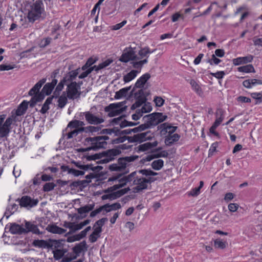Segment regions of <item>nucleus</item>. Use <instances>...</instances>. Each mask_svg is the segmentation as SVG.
<instances>
[{
  "label": "nucleus",
  "instance_id": "nucleus-1",
  "mask_svg": "<svg viewBox=\"0 0 262 262\" xmlns=\"http://www.w3.org/2000/svg\"><path fill=\"white\" fill-rule=\"evenodd\" d=\"M167 118V116L163 115L162 113L155 112L146 115L142 118L144 123L136 127L132 128V131L134 133H136L141 132L147 129L153 128L165 121Z\"/></svg>",
  "mask_w": 262,
  "mask_h": 262
},
{
  "label": "nucleus",
  "instance_id": "nucleus-2",
  "mask_svg": "<svg viewBox=\"0 0 262 262\" xmlns=\"http://www.w3.org/2000/svg\"><path fill=\"white\" fill-rule=\"evenodd\" d=\"M146 83H135V86L140 89L137 92L134 93L135 91V88H134L130 91L129 95L132 96L134 95L136 100V102L131 106L130 108L132 110H135L146 102V98L144 95L143 89L145 87Z\"/></svg>",
  "mask_w": 262,
  "mask_h": 262
},
{
  "label": "nucleus",
  "instance_id": "nucleus-3",
  "mask_svg": "<svg viewBox=\"0 0 262 262\" xmlns=\"http://www.w3.org/2000/svg\"><path fill=\"white\" fill-rule=\"evenodd\" d=\"M98 58L96 56H92L88 58L85 63L80 68L82 72L79 75V79H83L90 74H91L93 71H95L97 73V66L94 65L97 60Z\"/></svg>",
  "mask_w": 262,
  "mask_h": 262
},
{
  "label": "nucleus",
  "instance_id": "nucleus-4",
  "mask_svg": "<svg viewBox=\"0 0 262 262\" xmlns=\"http://www.w3.org/2000/svg\"><path fill=\"white\" fill-rule=\"evenodd\" d=\"M43 3L41 0L36 1L29 10L28 18L30 22L33 23L41 17L43 11Z\"/></svg>",
  "mask_w": 262,
  "mask_h": 262
},
{
  "label": "nucleus",
  "instance_id": "nucleus-5",
  "mask_svg": "<svg viewBox=\"0 0 262 262\" xmlns=\"http://www.w3.org/2000/svg\"><path fill=\"white\" fill-rule=\"evenodd\" d=\"M126 101L111 103L104 108V111L107 112L109 117H113L121 114L127 109V106L125 105Z\"/></svg>",
  "mask_w": 262,
  "mask_h": 262
},
{
  "label": "nucleus",
  "instance_id": "nucleus-6",
  "mask_svg": "<svg viewBox=\"0 0 262 262\" xmlns=\"http://www.w3.org/2000/svg\"><path fill=\"white\" fill-rule=\"evenodd\" d=\"M136 48L131 46L125 48L120 57L119 60L122 62L127 63L130 61L137 60L139 57L136 54Z\"/></svg>",
  "mask_w": 262,
  "mask_h": 262
},
{
  "label": "nucleus",
  "instance_id": "nucleus-7",
  "mask_svg": "<svg viewBox=\"0 0 262 262\" xmlns=\"http://www.w3.org/2000/svg\"><path fill=\"white\" fill-rule=\"evenodd\" d=\"M19 203L21 208H25L30 209L37 205L39 201L37 199H33L28 195H23L20 198H18L15 200Z\"/></svg>",
  "mask_w": 262,
  "mask_h": 262
},
{
  "label": "nucleus",
  "instance_id": "nucleus-8",
  "mask_svg": "<svg viewBox=\"0 0 262 262\" xmlns=\"http://www.w3.org/2000/svg\"><path fill=\"white\" fill-rule=\"evenodd\" d=\"M83 83H70L67 86L66 94L70 99L74 100L79 97L81 92L80 91Z\"/></svg>",
  "mask_w": 262,
  "mask_h": 262
},
{
  "label": "nucleus",
  "instance_id": "nucleus-9",
  "mask_svg": "<svg viewBox=\"0 0 262 262\" xmlns=\"http://www.w3.org/2000/svg\"><path fill=\"white\" fill-rule=\"evenodd\" d=\"M129 164L126 163L123 158H119L117 160V163H113L109 165L108 169L111 171L124 172L127 170L126 167Z\"/></svg>",
  "mask_w": 262,
  "mask_h": 262
},
{
  "label": "nucleus",
  "instance_id": "nucleus-10",
  "mask_svg": "<svg viewBox=\"0 0 262 262\" xmlns=\"http://www.w3.org/2000/svg\"><path fill=\"white\" fill-rule=\"evenodd\" d=\"M94 137H87L85 139V142H91V145L94 146L95 151H97L100 149H105L107 147V142L102 140H93Z\"/></svg>",
  "mask_w": 262,
  "mask_h": 262
},
{
  "label": "nucleus",
  "instance_id": "nucleus-11",
  "mask_svg": "<svg viewBox=\"0 0 262 262\" xmlns=\"http://www.w3.org/2000/svg\"><path fill=\"white\" fill-rule=\"evenodd\" d=\"M129 171V170L128 168L127 170L123 172L117 173L116 176L109 178L107 181L109 182L117 180L119 182V184H118V185H121L120 188H121L127 184V182H126V181L124 177V175L128 173Z\"/></svg>",
  "mask_w": 262,
  "mask_h": 262
},
{
  "label": "nucleus",
  "instance_id": "nucleus-12",
  "mask_svg": "<svg viewBox=\"0 0 262 262\" xmlns=\"http://www.w3.org/2000/svg\"><path fill=\"white\" fill-rule=\"evenodd\" d=\"M82 115H84L85 120L91 124L97 125L102 123L104 121V120L103 118H99L95 116L89 111L83 112Z\"/></svg>",
  "mask_w": 262,
  "mask_h": 262
},
{
  "label": "nucleus",
  "instance_id": "nucleus-13",
  "mask_svg": "<svg viewBox=\"0 0 262 262\" xmlns=\"http://www.w3.org/2000/svg\"><path fill=\"white\" fill-rule=\"evenodd\" d=\"M9 228V231L12 234L21 235L24 234L25 228L23 225H19L16 223H10L8 227V224L6 225L5 230Z\"/></svg>",
  "mask_w": 262,
  "mask_h": 262
},
{
  "label": "nucleus",
  "instance_id": "nucleus-14",
  "mask_svg": "<svg viewBox=\"0 0 262 262\" xmlns=\"http://www.w3.org/2000/svg\"><path fill=\"white\" fill-rule=\"evenodd\" d=\"M25 230L24 234H27L29 232H32L33 234L40 235L42 233V232H40L39 229L38 228V225L33 224V223L25 221Z\"/></svg>",
  "mask_w": 262,
  "mask_h": 262
},
{
  "label": "nucleus",
  "instance_id": "nucleus-15",
  "mask_svg": "<svg viewBox=\"0 0 262 262\" xmlns=\"http://www.w3.org/2000/svg\"><path fill=\"white\" fill-rule=\"evenodd\" d=\"M82 72L80 68H78L75 70L71 71L67 73L63 77V79L60 82H73L77 76L79 77L80 74Z\"/></svg>",
  "mask_w": 262,
  "mask_h": 262
},
{
  "label": "nucleus",
  "instance_id": "nucleus-16",
  "mask_svg": "<svg viewBox=\"0 0 262 262\" xmlns=\"http://www.w3.org/2000/svg\"><path fill=\"white\" fill-rule=\"evenodd\" d=\"M95 207V203L91 204H88L84 206L81 207L77 209V212L80 215H76L77 220L82 219L86 216V215H83L84 213H88L90 211H92Z\"/></svg>",
  "mask_w": 262,
  "mask_h": 262
},
{
  "label": "nucleus",
  "instance_id": "nucleus-17",
  "mask_svg": "<svg viewBox=\"0 0 262 262\" xmlns=\"http://www.w3.org/2000/svg\"><path fill=\"white\" fill-rule=\"evenodd\" d=\"M144 178H139L137 176L135 180L133 181V184L137 185L134 188V192H139L143 189H146L147 188V185L144 182Z\"/></svg>",
  "mask_w": 262,
  "mask_h": 262
},
{
  "label": "nucleus",
  "instance_id": "nucleus-18",
  "mask_svg": "<svg viewBox=\"0 0 262 262\" xmlns=\"http://www.w3.org/2000/svg\"><path fill=\"white\" fill-rule=\"evenodd\" d=\"M88 246L86 244L85 241H83L81 242L76 244L74 247L72 248L73 253L76 254V259L80 255V254L82 251H86L88 249Z\"/></svg>",
  "mask_w": 262,
  "mask_h": 262
},
{
  "label": "nucleus",
  "instance_id": "nucleus-19",
  "mask_svg": "<svg viewBox=\"0 0 262 262\" xmlns=\"http://www.w3.org/2000/svg\"><path fill=\"white\" fill-rule=\"evenodd\" d=\"M253 59V56L251 55H249L245 57H238L233 59V63L235 66H238L241 64L247 63L251 62Z\"/></svg>",
  "mask_w": 262,
  "mask_h": 262
},
{
  "label": "nucleus",
  "instance_id": "nucleus-20",
  "mask_svg": "<svg viewBox=\"0 0 262 262\" xmlns=\"http://www.w3.org/2000/svg\"><path fill=\"white\" fill-rule=\"evenodd\" d=\"M46 230L51 233L59 234H63L66 231V229L53 224L49 225L47 226Z\"/></svg>",
  "mask_w": 262,
  "mask_h": 262
},
{
  "label": "nucleus",
  "instance_id": "nucleus-21",
  "mask_svg": "<svg viewBox=\"0 0 262 262\" xmlns=\"http://www.w3.org/2000/svg\"><path fill=\"white\" fill-rule=\"evenodd\" d=\"M66 242V239H49V248H54L56 249L58 248H62L64 246V242Z\"/></svg>",
  "mask_w": 262,
  "mask_h": 262
},
{
  "label": "nucleus",
  "instance_id": "nucleus-22",
  "mask_svg": "<svg viewBox=\"0 0 262 262\" xmlns=\"http://www.w3.org/2000/svg\"><path fill=\"white\" fill-rule=\"evenodd\" d=\"M225 111L221 108H217L215 113L216 119L213 123L220 125L224 119Z\"/></svg>",
  "mask_w": 262,
  "mask_h": 262
},
{
  "label": "nucleus",
  "instance_id": "nucleus-23",
  "mask_svg": "<svg viewBox=\"0 0 262 262\" xmlns=\"http://www.w3.org/2000/svg\"><path fill=\"white\" fill-rule=\"evenodd\" d=\"M121 154V151L117 147L116 148H112L103 151L104 157H108V158H115L114 157L119 155Z\"/></svg>",
  "mask_w": 262,
  "mask_h": 262
},
{
  "label": "nucleus",
  "instance_id": "nucleus-24",
  "mask_svg": "<svg viewBox=\"0 0 262 262\" xmlns=\"http://www.w3.org/2000/svg\"><path fill=\"white\" fill-rule=\"evenodd\" d=\"M28 107V102L26 100H24L18 106L16 111V115L17 116H21L24 115Z\"/></svg>",
  "mask_w": 262,
  "mask_h": 262
},
{
  "label": "nucleus",
  "instance_id": "nucleus-25",
  "mask_svg": "<svg viewBox=\"0 0 262 262\" xmlns=\"http://www.w3.org/2000/svg\"><path fill=\"white\" fill-rule=\"evenodd\" d=\"M57 83H47L41 90V92L45 95H50L53 91Z\"/></svg>",
  "mask_w": 262,
  "mask_h": 262
},
{
  "label": "nucleus",
  "instance_id": "nucleus-26",
  "mask_svg": "<svg viewBox=\"0 0 262 262\" xmlns=\"http://www.w3.org/2000/svg\"><path fill=\"white\" fill-rule=\"evenodd\" d=\"M32 245L35 247L49 248V242L43 239H35Z\"/></svg>",
  "mask_w": 262,
  "mask_h": 262
},
{
  "label": "nucleus",
  "instance_id": "nucleus-27",
  "mask_svg": "<svg viewBox=\"0 0 262 262\" xmlns=\"http://www.w3.org/2000/svg\"><path fill=\"white\" fill-rule=\"evenodd\" d=\"M227 242L226 241H223L221 238H217L214 241V247L217 249H224L226 248Z\"/></svg>",
  "mask_w": 262,
  "mask_h": 262
},
{
  "label": "nucleus",
  "instance_id": "nucleus-28",
  "mask_svg": "<svg viewBox=\"0 0 262 262\" xmlns=\"http://www.w3.org/2000/svg\"><path fill=\"white\" fill-rule=\"evenodd\" d=\"M67 95L66 92H63L62 95L58 97V106L59 107L62 108L68 103Z\"/></svg>",
  "mask_w": 262,
  "mask_h": 262
},
{
  "label": "nucleus",
  "instance_id": "nucleus-29",
  "mask_svg": "<svg viewBox=\"0 0 262 262\" xmlns=\"http://www.w3.org/2000/svg\"><path fill=\"white\" fill-rule=\"evenodd\" d=\"M130 86H127L124 88L120 89L119 91L116 92L115 95V98L116 99H119L123 97H125L127 95L128 91L130 89Z\"/></svg>",
  "mask_w": 262,
  "mask_h": 262
},
{
  "label": "nucleus",
  "instance_id": "nucleus-30",
  "mask_svg": "<svg viewBox=\"0 0 262 262\" xmlns=\"http://www.w3.org/2000/svg\"><path fill=\"white\" fill-rule=\"evenodd\" d=\"M103 151L97 153L93 155H89L88 154L83 156V158H85L87 161H95L96 160L100 159L104 157Z\"/></svg>",
  "mask_w": 262,
  "mask_h": 262
},
{
  "label": "nucleus",
  "instance_id": "nucleus-31",
  "mask_svg": "<svg viewBox=\"0 0 262 262\" xmlns=\"http://www.w3.org/2000/svg\"><path fill=\"white\" fill-rule=\"evenodd\" d=\"M138 73V71L137 70H132L130 72L123 76L124 81L130 82L137 76Z\"/></svg>",
  "mask_w": 262,
  "mask_h": 262
},
{
  "label": "nucleus",
  "instance_id": "nucleus-32",
  "mask_svg": "<svg viewBox=\"0 0 262 262\" xmlns=\"http://www.w3.org/2000/svg\"><path fill=\"white\" fill-rule=\"evenodd\" d=\"M238 71L244 73L255 72V70L252 64H247L237 68Z\"/></svg>",
  "mask_w": 262,
  "mask_h": 262
},
{
  "label": "nucleus",
  "instance_id": "nucleus-33",
  "mask_svg": "<svg viewBox=\"0 0 262 262\" xmlns=\"http://www.w3.org/2000/svg\"><path fill=\"white\" fill-rule=\"evenodd\" d=\"M151 166L154 170H159L164 166V161L162 159L155 160L151 163Z\"/></svg>",
  "mask_w": 262,
  "mask_h": 262
},
{
  "label": "nucleus",
  "instance_id": "nucleus-34",
  "mask_svg": "<svg viewBox=\"0 0 262 262\" xmlns=\"http://www.w3.org/2000/svg\"><path fill=\"white\" fill-rule=\"evenodd\" d=\"M158 130H160V135L161 137L166 136L168 130L167 127V123H163L158 126Z\"/></svg>",
  "mask_w": 262,
  "mask_h": 262
},
{
  "label": "nucleus",
  "instance_id": "nucleus-35",
  "mask_svg": "<svg viewBox=\"0 0 262 262\" xmlns=\"http://www.w3.org/2000/svg\"><path fill=\"white\" fill-rule=\"evenodd\" d=\"M65 227L67 228H69L71 230L70 232H69L68 233L65 234L66 236L68 234H70L71 232H75L76 231L80 230L83 228L81 223L77 224H74V223H72V224L71 226H65Z\"/></svg>",
  "mask_w": 262,
  "mask_h": 262
},
{
  "label": "nucleus",
  "instance_id": "nucleus-36",
  "mask_svg": "<svg viewBox=\"0 0 262 262\" xmlns=\"http://www.w3.org/2000/svg\"><path fill=\"white\" fill-rule=\"evenodd\" d=\"M150 144L149 142H147L143 144L139 145L135 148L136 151L137 152H143L150 149Z\"/></svg>",
  "mask_w": 262,
  "mask_h": 262
},
{
  "label": "nucleus",
  "instance_id": "nucleus-37",
  "mask_svg": "<svg viewBox=\"0 0 262 262\" xmlns=\"http://www.w3.org/2000/svg\"><path fill=\"white\" fill-rule=\"evenodd\" d=\"M44 83H36V84L29 91V95L30 96H33L37 94L39 91V89L42 86Z\"/></svg>",
  "mask_w": 262,
  "mask_h": 262
},
{
  "label": "nucleus",
  "instance_id": "nucleus-38",
  "mask_svg": "<svg viewBox=\"0 0 262 262\" xmlns=\"http://www.w3.org/2000/svg\"><path fill=\"white\" fill-rule=\"evenodd\" d=\"M65 83H58L52 95L55 98H57L60 96V92L63 89L64 84Z\"/></svg>",
  "mask_w": 262,
  "mask_h": 262
},
{
  "label": "nucleus",
  "instance_id": "nucleus-39",
  "mask_svg": "<svg viewBox=\"0 0 262 262\" xmlns=\"http://www.w3.org/2000/svg\"><path fill=\"white\" fill-rule=\"evenodd\" d=\"M190 84L193 90L195 91L198 95L201 97L203 96V91L198 83H190Z\"/></svg>",
  "mask_w": 262,
  "mask_h": 262
},
{
  "label": "nucleus",
  "instance_id": "nucleus-40",
  "mask_svg": "<svg viewBox=\"0 0 262 262\" xmlns=\"http://www.w3.org/2000/svg\"><path fill=\"white\" fill-rule=\"evenodd\" d=\"M139 123H140L139 122H130V121H128L124 119V120H123L121 122V123H120L119 125H120V128H125L127 126H134L138 125Z\"/></svg>",
  "mask_w": 262,
  "mask_h": 262
},
{
  "label": "nucleus",
  "instance_id": "nucleus-41",
  "mask_svg": "<svg viewBox=\"0 0 262 262\" xmlns=\"http://www.w3.org/2000/svg\"><path fill=\"white\" fill-rule=\"evenodd\" d=\"M113 61V60L109 58L97 66V73L100 70L108 66Z\"/></svg>",
  "mask_w": 262,
  "mask_h": 262
},
{
  "label": "nucleus",
  "instance_id": "nucleus-42",
  "mask_svg": "<svg viewBox=\"0 0 262 262\" xmlns=\"http://www.w3.org/2000/svg\"><path fill=\"white\" fill-rule=\"evenodd\" d=\"M18 209V206L16 204L8 206L7 207V211H9V214L7 216V219H8L12 214L16 211Z\"/></svg>",
  "mask_w": 262,
  "mask_h": 262
},
{
  "label": "nucleus",
  "instance_id": "nucleus-43",
  "mask_svg": "<svg viewBox=\"0 0 262 262\" xmlns=\"http://www.w3.org/2000/svg\"><path fill=\"white\" fill-rule=\"evenodd\" d=\"M16 116L12 115L11 117H8L3 124V125L6 128H11V125L12 124L13 121H15Z\"/></svg>",
  "mask_w": 262,
  "mask_h": 262
},
{
  "label": "nucleus",
  "instance_id": "nucleus-44",
  "mask_svg": "<svg viewBox=\"0 0 262 262\" xmlns=\"http://www.w3.org/2000/svg\"><path fill=\"white\" fill-rule=\"evenodd\" d=\"M56 186V185L53 182L46 183L43 185L42 190L45 192H49L54 189Z\"/></svg>",
  "mask_w": 262,
  "mask_h": 262
},
{
  "label": "nucleus",
  "instance_id": "nucleus-45",
  "mask_svg": "<svg viewBox=\"0 0 262 262\" xmlns=\"http://www.w3.org/2000/svg\"><path fill=\"white\" fill-rule=\"evenodd\" d=\"M10 132V128H6L3 125L0 126V138L7 137Z\"/></svg>",
  "mask_w": 262,
  "mask_h": 262
},
{
  "label": "nucleus",
  "instance_id": "nucleus-46",
  "mask_svg": "<svg viewBox=\"0 0 262 262\" xmlns=\"http://www.w3.org/2000/svg\"><path fill=\"white\" fill-rule=\"evenodd\" d=\"M104 208H111V210H116L121 208L120 204L118 202L115 203L113 204H106L103 205Z\"/></svg>",
  "mask_w": 262,
  "mask_h": 262
},
{
  "label": "nucleus",
  "instance_id": "nucleus-47",
  "mask_svg": "<svg viewBox=\"0 0 262 262\" xmlns=\"http://www.w3.org/2000/svg\"><path fill=\"white\" fill-rule=\"evenodd\" d=\"M51 40L52 38L51 37L43 38L39 43V47L41 48H45L51 43Z\"/></svg>",
  "mask_w": 262,
  "mask_h": 262
},
{
  "label": "nucleus",
  "instance_id": "nucleus-48",
  "mask_svg": "<svg viewBox=\"0 0 262 262\" xmlns=\"http://www.w3.org/2000/svg\"><path fill=\"white\" fill-rule=\"evenodd\" d=\"M137 173V170L134 171L129 174L127 176H124L125 179H126V182L127 183H130L131 182H133V181L135 180V179L136 178Z\"/></svg>",
  "mask_w": 262,
  "mask_h": 262
},
{
  "label": "nucleus",
  "instance_id": "nucleus-49",
  "mask_svg": "<svg viewBox=\"0 0 262 262\" xmlns=\"http://www.w3.org/2000/svg\"><path fill=\"white\" fill-rule=\"evenodd\" d=\"M251 96L253 99H256V104L262 103V94L260 93H253Z\"/></svg>",
  "mask_w": 262,
  "mask_h": 262
},
{
  "label": "nucleus",
  "instance_id": "nucleus-50",
  "mask_svg": "<svg viewBox=\"0 0 262 262\" xmlns=\"http://www.w3.org/2000/svg\"><path fill=\"white\" fill-rule=\"evenodd\" d=\"M218 145L219 143L217 142H215L211 144L208 151V157H211L213 155V153L216 151Z\"/></svg>",
  "mask_w": 262,
  "mask_h": 262
},
{
  "label": "nucleus",
  "instance_id": "nucleus-51",
  "mask_svg": "<svg viewBox=\"0 0 262 262\" xmlns=\"http://www.w3.org/2000/svg\"><path fill=\"white\" fill-rule=\"evenodd\" d=\"M126 141V136L121 137V136L116 139H113L111 141V143L112 144H117L119 143H123Z\"/></svg>",
  "mask_w": 262,
  "mask_h": 262
},
{
  "label": "nucleus",
  "instance_id": "nucleus-52",
  "mask_svg": "<svg viewBox=\"0 0 262 262\" xmlns=\"http://www.w3.org/2000/svg\"><path fill=\"white\" fill-rule=\"evenodd\" d=\"M143 115V111L141 109H138L136 111V113L132 116V119L134 120H139Z\"/></svg>",
  "mask_w": 262,
  "mask_h": 262
},
{
  "label": "nucleus",
  "instance_id": "nucleus-53",
  "mask_svg": "<svg viewBox=\"0 0 262 262\" xmlns=\"http://www.w3.org/2000/svg\"><path fill=\"white\" fill-rule=\"evenodd\" d=\"M152 106L150 105V103L149 102L147 103H144V105L142 107L141 110L142 111H143V114L144 113H149L152 110Z\"/></svg>",
  "mask_w": 262,
  "mask_h": 262
},
{
  "label": "nucleus",
  "instance_id": "nucleus-54",
  "mask_svg": "<svg viewBox=\"0 0 262 262\" xmlns=\"http://www.w3.org/2000/svg\"><path fill=\"white\" fill-rule=\"evenodd\" d=\"M154 101L157 106L161 107L163 105L165 100L161 97L155 96L154 98Z\"/></svg>",
  "mask_w": 262,
  "mask_h": 262
},
{
  "label": "nucleus",
  "instance_id": "nucleus-55",
  "mask_svg": "<svg viewBox=\"0 0 262 262\" xmlns=\"http://www.w3.org/2000/svg\"><path fill=\"white\" fill-rule=\"evenodd\" d=\"M221 61V60L220 59L216 58L215 55L214 54H212L211 56V58L209 59L208 61V62L210 63L211 65L213 64H218L219 63H220Z\"/></svg>",
  "mask_w": 262,
  "mask_h": 262
},
{
  "label": "nucleus",
  "instance_id": "nucleus-56",
  "mask_svg": "<svg viewBox=\"0 0 262 262\" xmlns=\"http://www.w3.org/2000/svg\"><path fill=\"white\" fill-rule=\"evenodd\" d=\"M147 62V59H145L143 60H140L139 61L134 62L133 63V66L134 68L138 69L141 68L142 66L146 63Z\"/></svg>",
  "mask_w": 262,
  "mask_h": 262
},
{
  "label": "nucleus",
  "instance_id": "nucleus-57",
  "mask_svg": "<svg viewBox=\"0 0 262 262\" xmlns=\"http://www.w3.org/2000/svg\"><path fill=\"white\" fill-rule=\"evenodd\" d=\"M85 173V172L82 170H79L74 168H71V171L69 172V174H72L75 177H78L79 176H83Z\"/></svg>",
  "mask_w": 262,
  "mask_h": 262
},
{
  "label": "nucleus",
  "instance_id": "nucleus-58",
  "mask_svg": "<svg viewBox=\"0 0 262 262\" xmlns=\"http://www.w3.org/2000/svg\"><path fill=\"white\" fill-rule=\"evenodd\" d=\"M103 126V125H101L99 126H88V133H93L98 132L99 130H101Z\"/></svg>",
  "mask_w": 262,
  "mask_h": 262
},
{
  "label": "nucleus",
  "instance_id": "nucleus-59",
  "mask_svg": "<svg viewBox=\"0 0 262 262\" xmlns=\"http://www.w3.org/2000/svg\"><path fill=\"white\" fill-rule=\"evenodd\" d=\"M53 253L54 254V259L57 260L60 259L63 256L60 249L53 251Z\"/></svg>",
  "mask_w": 262,
  "mask_h": 262
},
{
  "label": "nucleus",
  "instance_id": "nucleus-60",
  "mask_svg": "<svg viewBox=\"0 0 262 262\" xmlns=\"http://www.w3.org/2000/svg\"><path fill=\"white\" fill-rule=\"evenodd\" d=\"M122 158L123 160L125 161V163L128 164V163L133 162L137 160L139 158V156L137 155H133L131 156H126Z\"/></svg>",
  "mask_w": 262,
  "mask_h": 262
},
{
  "label": "nucleus",
  "instance_id": "nucleus-61",
  "mask_svg": "<svg viewBox=\"0 0 262 262\" xmlns=\"http://www.w3.org/2000/svg\"><path fill=\"white\" fill-rule=\"evenodd\" d=\"M59 70H56L53 72L50 77L48 79V80H51V82H57L58 79H56L57 75L59 74Z\"/></svg>",
  "mask_w": 262,
  "mask_h": 262
},
{
  "label": "nucleus",
  "instance_id": "nucleus-62",
  "mask_svg": "<svg viewBox=\"0 0 262 262\" xmlns=\"http://www.w3.org/2000/svg\"><path fill=\"white\" fill-rule=\"evenodd\" d=\"M121 185H118V184H115L112 187H108L107 189L104 190V193H110L113 192L114 191H115L117 189H120V187Z\"/></svg>",
  "mask_w": 262,
  "mask_h": 262
},
{
  "label": "nucleus",
  "instance_id": "nucleus-63",
  "mask_svg": "<svg viewBox=\"0 0 262 262\" xmlns=\"http://www.w3.org/2000/svg\"><path fill=\"white\" fill-rule=\"evenodd\" d=\"M219 126L216 124L213 123L212 125L209 128V132L214 135L215 136L219 137L220 134L218 132L215 131V129Z\"/></svg>",
  "mask_w": 262,
  "mask_h": 262
},
{
  "label": "nucleus",
  "instance_id": "nucleus-64",
  "mask_svg": "<svg viewBox=\"0 0 262 262\" xmlns=\"http://www.w3.org/2000/svg\"><path fill=\"white\" fill-rule=\"evenodd\" d=\"M200 193V188L195 187L191 190L188 195L192 196H196Z\"/></svg>",
  "mask_w": 262,
  "mask_h": 262
}]
</instances>
